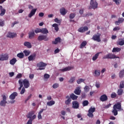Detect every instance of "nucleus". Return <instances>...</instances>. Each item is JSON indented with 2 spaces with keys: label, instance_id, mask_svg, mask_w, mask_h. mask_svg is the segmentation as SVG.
<instances>
[{
  "label": "nucleus",
  "instance_id": "nucleus-1",
  "mask_svg": "<svg viewBox=\"0 0 124 124\" xmlns=\"http://www.w3.org/2000/svg\"><path fill=\"white\" fill-rule=\"evenodd\" d=\"M118 111H124V109L122 108V103H117L113 106L112 113H113L114 116H117L118 115Z\"/></svg>",
  "mask_w": 124,
  "mask_h": 124
},
{
  "label": "nucleus",
  "instance_id": "nucleus-2",
  "mask_svg": "<svg viewBox=\"0 0 124 124\" xmlns=\"http://www.w3.org/2000/svg\"><path fill=\"white\" fill-rule=\"evenodd\" d=\"M97 6H98V3H97L96 0H91L89 9H95L97 8Z\"/></svg>",
  "mask_w": 124,
  "mask_h": 124
},
{
  "label": "nucleus",
  "instance_id": "nucleus-3",
  "mask_svg": "<svg viewBox=\"0 0 124 124\" xmlns=\"http://www.w3.org/2000/svg\"><path fill=\"white\" fill-rule=\"evenodd\" d=\"M103 59H120L119 56H116V55L113 53H108L107 55L104 56L103 57Z\"/></svg>",
  "mask_w": 124,
  "mask_h": 124
},
{
  "label": "nucleus",
  "instance_id": "nucleus-4",
  "mask_svg": "<svg viewBox=\"0 0 124 124\" xmlns=\"http://www.w3.org/2000/svg\"><path fill=\"white\" fill-rule=\"evenodd\" d=\"M100 36H101V34L98 33L95 34L93 35L92 38V40L94 41H97V42H101V40L100 39Z\"/></svg>",
  "mask_w": 124,
  "mask_h": 124
},
{
  "label": "nucleus",
  "instance_id": "nucleus-5",
  "mask_svg": "<svg viewBox=\"0 0 124 124\" xmlns=\"http://www.w3.org/2000/svg\"><path fill=\"white\" fill-rule=\"evenodd\" d=\"M37 67H39L38 70H44L45 67L47 66V64L41 62L37 64Z\"/></svg>",
  "mask_w": 124,
  "mask_h": 124
},
{
  "label": "nucleus",
  "instance_id": "nucleus-6",
  "mask_svg": "<svg viewBox=\"0 0 124 124\" xmlns=\"http://www.w3.org/2000/svg\"><path fill=\"white\" fill-rule=\"evenodd\" d=\"M94 112H95V108H93L91 107L88 110V113L87 114V116L89 117V118H93V113H94Z\"/></svg>",
  "mask_w": 124,
  "mask_h": 124
},
{
  "label": "nucleus",
  "instance_id": "nucleus-7",
  "mask_svg": "<svg viewBox=\"0 0 124 124\" xmlns=\"http://www.w3.org/2000/svg\"><path fill=\"white\" fill-rule=\"evenodd\" d=\"M22 85H23L25 89H28V88H30L31 84H30V81H29L28 79L25 78L22 81Z\"/></svg>",
  "mask_w": 124,
  "mask_h": 124
},
{
  "label": "nucleus",
  "instance_id": "nucleus-8",
  "mask_svg": "<svg viewBox=\"0 0 124 124\" xmlns=\"http://www.w3.org/2000/svg\"><path fill=\"white\" fill-rule=\"evenodd\" d=\"M38 40L39 41H42V40H45V41H48L49 40V38L47 37V35H41L38 37Z\"/></svg>",
  "mask_w": 124,
  "mask_h": 124
},
{
  "label": "nucleus",
  "instance_id": "nucleus-9",
  "mask_svg": "<svg viewBox=\"0 0 124 124\" xmlns=\"http://www.w3.org/2000/svg\"><path fill=\"white\" fill-rule=\"evenodd\" d=\"M9 59L8 54H4L0 55V61H7Z\"/></svg>",
  "mask_w": 124,
  "mask_h": 124
},
{
  "label": "nucleus",
  "instance_id": "nucleus-10",
  "mask_svg": "<svg viewBox=\"0 0 124 124\" xmlns=\"http://www.w3.org/2000/svg\"><path fill=\"white\" fill-rule=\"evenodd\" d=\"M6 103H7V101H6V96L4 95L3 96V100L0 102V106L5 107Z\"/></svg>",
  "mask_w": 124,
  "mask_h": 124
},
{
  "label": "nucleus",
  "instance_id": "nucleus-11",
  "mask_svg": "<svg viewBox=\"0 0 124 124\" xmlns=\"http://www.w3.org/2000/svg\"><path fill=\"white\" fill-rule=\"evenodd\" d=\"M78 31V32H81V33L85 32V31H89V28H88L87 26H85L84 27H81L79 28Z\"/></svg>",
  "mask_w": 124,
  "mask_h": 124
},
{
  "label": "nucleus",
  "instance_id": "nucleus-12",
  "mask_svg": "<svg viewBox=\"0 0 124 124\" xmlns=\"http://www.w3.org/2000/svg\"><path fill=\"white\" fill-rule=\"evenodd\" d=\"M74 67L73 66H68L63 69H60L61 71L62 72H65V71H70V70H72V69H74Z\"/></svg>",
  "mask_w": 124,
  "mask_h": 124
},
{
  "label": "nucleus",
  "instance_id": "nucleus-13",
  "mask_svg": "<svg viewBox=\"0 0 124 124\" xmlns=\"http://www.w3.org/2000/svg\"><path fill=\"white\" fill-rule=\"evenodd\" d=\"M74 93H75V94H77V95H80V94H81V93H82L81 88L79 87H77L76 89L75 90Z\"/></svg>",
  "mask_w": 124,
  "mask_h": 124
},
{
  "label": "nucleus",
  "instance_id": "nucleus-14",
  "mask_svg": "<svg viewBox=\"0 0 124 124\" xmlns=\"http://www.w3.org/2000/svg\"><path fill=\"white\" fill-rule=\"evenodd\" d=\"M72 107L74 109H78L79 108V103L77 101H74L72 102Z\"/></svg>",
  "mask_w": 124,
  "mask_h": 124
},
{
  "label": "nucleus",
  "instance_id": "nucleus-15",
  "mask_svg": "<svg viewBox=\"0 0 124 124\" xmlns=\"http://www.w3.org/2000/svg\"><path fill=\"white\" fill-rule=\"evenodd\" d=\"M17 95L18 93H17V92H14L9 96V98L10 99H11V100H14L16 96H17Z\"/></svg>",
  "mask_w": 124,
  "mask_h": 124
},
{
  "label": "nucleus",
  "instance_id": "nucleus-16",
  "mask_svg": "<svg viewBox=\"0 0 124 124\" xmlns=\"http://www.w3.org/2000/svg\"><path fill=\"white\" fill-rule=\"evenodd\" d=\"M34 114H35V111H34V110L31 111L27 114V118L30 119H32L33 115H34Z\"/></svg>",
  "mask_w": 124,
  "mask_h": 124
},
{
  "label": "nucleus",
  "instance_id": "nucleus-17",
  "mask_svg": "<svg viewBox=\"0 0 124 124\" xmlns=\"http://www.w3.org/2000/svg\"><path fill=\"white\" fill-rule=\"evenodd\" d=\"M108 100V97L106 94H103L101 97H100V100L101 101H102V102H104V101H107Z\"/></svg>",
  "mask_w": 124,
  "mask_h": 124
},
{
  "label": "nucleus",
  "instance_id": "nucleus-18",
  "mask_svg": "<svg viewBox=\"0 0 124 124\" xmlns=\"http://www.w3.org/2000/svg\"><path fill=\"white\" fill-rule=\"evenodd\" d=\"M16 36H17V34H16V33L8 32L7 37H9V38H14V37H16Z\"/></svg>",
  "mask_w": 124,
  "mask_h": 124
},
{
  "label": "nucleus",
  "instance_id": "nucleus-19",
  "mask_svg": "<svg viewBox=\"0 0 124 124\" xmlns=\"http://www.w3.org/2000/svg\"><path fill=\"white\" fill-rule=\"evenodd\" d=\"M37 10V9H33L30 12V13L28 15V17L29 18H31L32 16L35 15V13L36 12V11Z\"/></svg>",
  "mask_w": 124,
  "mask_h": 124
},
{
  "label": "nucleus",
  "instance_id": "nucleus-20",
  "mask_svg": "<svg viewBox=\"0 0 124 124\" xmlns=\"http://www.w3.org/2000/svg\"><path fill=\"white\" fill-rule=\"evenodd\" d=\"M36 57V54L35 53H33V54L29 56L28 60L29 62H31V61H34V60H35Z\"/></svg>",
  "mask_w": 124,
  "mask_h": 124
},
{
  "label": "nucleus",
  "instance_id": "nucleus-21",
  "mask_svg": "<svg viewBox=\"0 0 124 124\" xmlns=\"http://www.w3.org/2000/svg\"><path fill=\"white\" fill-rule=\"evenodd\" d=\"M66 99L67 100L65 101V104H66V105H69L70 102H71V98L69 97V96L67 95L66 96Z\"/></svg>",
  "mask_w": 124,
  "mask_h": 124
},
{
  "label": "nucleus",
  "instance_id": "nucleus-22",
  "mask_svg": "<svg viewBox=\"0 0 124 124\" xmlns=\"http://www.w3.org/2000/svg\"><path fill=\"white\" fill-rule=\"evenodd\" d=\"M124 22V18L123 17L119 18L118 21L115 22V25H117L119 26L120 24H122V23Z\"/></svg>",
  "mask_w": 124,
  "mask_h": 124
},
{
  "label": "nucleus",
  "instance_id": "nucleus-23",
  "mask_svg": "<svg viewBox=\"0 0 124 124\" xmlns=\"http://www.w3.org/2000/svg\"><path fill=\"white\" fill-rule=\"evenodd\" d=\"M29 34V38L30 39H32L33 37H34V35H35V33L34 31H30L28 33Z\"/></svg>",
  "mask_w": 124,
  "mask_h": 124
},
{
  "label": "nucleus",
  "instance_id": "nucleus-24",
  "mask_svg": "<svg viewBox=\"0 0 124 124\" xmlns=\"http://www.w3.org/2000/svg\"><path fill=\"white\" fill-rule=\"evenodd\" d=\"M61 40H62V39H61L60 37L56 38L55 41H52V44H55L56 45L58 44V43H60V42H61Z\"/></svg>",
  "mask_w": 124,
  "mask_h": 124
},
{
  "label": "nucleus",
  "instance_id": "nucleus-25",
  "mask_svg": "<svg viewBox=\"0 0 124 124\" xmlns=\"http://www.w3.org/2000/svg\"><path fill=\"white\" fill-rule=\"evenodd\" d=\"M41 33L43 34H47V33H49V31H48L47 28H42L41 29Z\"/></svg>",
  "mask_w": 124,
  "mask_h": 124
},
{
  "label": "nucleus",
  "instance_id": "nucleus-26",
  "mask_svg": "<svg viewBox=\"0 0 124 124\" xmlns=\"http://www.w3.org/2000/svg\"><path fill=\"white\" fill-rule=\"evenodd\" d=\"M36 118V115L35 114L33 115L32 116V119H31L28 120V122L26 123V124H32V121L34 120Z\"/></svg>",
  "mask_w": 124,
  "mask_h": 124
},
{
  "label": "nucleus",
  "instance_id": "nucleus-27",
  "mask_svg": "<svg viewBox=\"0 0 124 124\" xmlns=\"http://www.w3.org/2000/svg\"><path fill=\"white\" fill-rule=\"evenodd\" d=\"M60 13L62 15H65L67 13V11L65 10L64 8H62L60 9Z\"/></svg>",
  "mask_w": 124,
  "mask_h": 124
},
{
  "label": "nucleus",
  "instance_id": "nucleus-28",
  "mask_svg": "<svg viewBox=\"0 0 124 124\" xmlns=\"http://www.w3.org/2000/svg\"><path fill=\"white\" fill-rule=\"evenodd\" d=\"M52 27L54 28V30L56 31V32H58V31H59V25H58L57 23H54L52 25Z\"/></svg>",
  "mask_w": 124,
  "mask_h": 124
},
{
  "label": "nucleus",
  "instance_id": "nucleus-29",
  "mask_svg": "<svg viewBox=\"0 0 124 124\" xmlns=\"http://www.w3.org/2000/svg\"><path fill=\"white\" fill-rule=\"evenodd\" d=\"M70 98H71L72 100H76L78 98V96L74 94V93H72L70 95Z\"/></svg>",
  "mask_w": 124,
  "mask_h": 124
},
{
  "label": "nucleus",
  "instance_id": "nucleus-30",
  "mask_svg": "<svg viewBox=\"0 0 124 124\" xmlns=\"http://www.w3.org/2000/svg\"><path fill=\"white\" fill-rule=\"evenodd\" d=\"M121 50L122 49L120 47H114L112 50V53H115L117 52V53L119 52H121Z\"/></svg>",
  "mask_w": 124,
  "mask_h": 124
},
{
  "label": "nucleus",
  "instance_id": "nucleus-31",
  "mask_svg": "<svg viewBox=\"0 0 124 124\" xmlns=\"http://www.w3.org/2000/svg\"><path fill=\"white\" fill-rule=\"evenodd\" d=\"M24 46L27 47V48H31V44L29 42H25L24 43Z\"/></svg>",
  "mask_w": 124,
  "mask_h": 124
},
{
  "label": "nucleus",
  "instance_id": "nucleus-32",
  "mask_svg": "<svg viewBox=\"0 0 124 124\" xmlns=\"http://www.w3.org/2000/svg\"><path fill=\"white\" fill-rule=\"evenodd\" d=\"M16 62H17V60L16 59V58H14L10 61V64H12V65H14V64L16 63Z\"/></svg>",
  "mask_w": 124,
  "mask_h": 124
},
{
  "label": "nucleus",
  "instance_id": "nucleus-33",
  "mask_svg": "<svg viewBox=\"0 0 124 124\" xmlns=\"http://www.w3.org/2000/svg\"><path fill=\"white\" fill-rule=\"evenodd\" d=\"M45 110L44 109H41V110L38 112V118L39 120H41L42 119V116H41V113H43V111Z\"/></svg>",
  "mask_w": 124,
  "mask_h": 124
},
{
  "label": "nucleus",
  "instance_id": "nucleus-34",
  "mask_svg": "<svg viewBox=\"0 0 124 124\" xmlns=\"http://www.w3.org/2000/svg\"><path fill=\"white\" fill-rule=\"evenodd\" d=\"M99 54H100V52H98L96 53L92 58L93 61H96V60H97V58H98V56H99Z\"/></svg>",
  "mask_w": 124,
  "mask_h": 124
},
{
  "label": "nucleus",
  "instance_id": "nucleus-35",
  "mask_svg": "<svg viewBox=\"0 0 124 124\" xmlns=\"http://www.w3.org/2000/svg\"><path fill=\"white\" fill-rule=\"evenodd\" d=\"M119 40L121 41H118V45H120V46H123L124 45V38L119 39Z\"/></svg>",
  "mask_w": 124,
  "mask_h": 124
},
{
  "label": "nucleus",
  "instance_id": "nucleus-36",
  "mask_svg": "<svg viewBox=\"0 0 124 124\" xmlns=\"http://www.w3.org/2000/svg\"><path fill=\"white\" fill-rule=\"evenodd\" d=\"M117 93L118 95H123V93H124V90L122 89H118Z\"/></svg>",
  "mask_w": 124,
  "mask_h": 124
},
{
  "label": "nucleus",
  "instance_id": "nucleus-37",
  "mask_svg": "<svg viewBox=\"0 0 124 124\" xmlns=\"http://www.w3.org/2000/svg\"><path fill=\"white\" fill-rule=\"evenodd\" d=\"M24 57H25V55L23 52H20L17 54V57L19 58V59H23Z\"/></svg>",
  "mask_w": 124,
  "mask_h": 124
},
{
  "label": "nucleus",
  "instance_id": "nucleus-38",
  "mask_svg": "<svg viewBox=\"0 0 124 124\" xmlns=\"http://www.w3.org/2000/svg\"><path fill=\"white\" fill-rule=\"evenodd\" d=\"M94 74H95L94 76H96V77H98V76H100V70H95Z\"/></svg>",
  "mask_w": 124,
  "mask_h": 124
},
{
  "label": "nucleus",
  "instance_id": "nucleus-39",
  "mask_svg": "<svg viewBox=\"0 0 124 124\" xmlns=\"http://www.w3.org/2000/svg\"><path fill=\"white\" fill-rule=\"evenodd\" d=\"M18 84H19V88H18V91H21L22 88H23V81H21V79L18 80Z\"/></svg>",
  "mask_w": 124,
  "mask_h": 124
},
{
  "label": "nucleus",
  "instance_id": "nucleus-40",
  "mask_svg": "<svg viewBox=\"0 0 124 124\" xmlns=\"http://www.w3.org/2000/svg\"><path fill=\"white\" fill-rule=\"evenodd\" d=\"M75 79H76L75 77H71L70 80L68 81V82L70 84H73V83H74V81H75Z\"/></svg>",
  "mask_w": 124,
  "mask_h": 124
},
{
  "label": "nucleus",
  "instance_id": "nucleus-41",
  "mask_svg": "<svg viewBox=\"0 0 124 124\" xmlns=\"http://www.w3.org/2000/svg\"><path fill=\"white\" fill-rule=\"evenodd\" d=\"M86 45H87V42L86 41L82 42L81 45H80V49H82V48H84V47H85Z\"/></svg>",
  "mask_w": 124,
  "mask_h": 124
},
{
  "label": "nucleus",
  "instance_id": "nucleus-42",
  "mask_svg": "<svg viewBox=\"0 0 124 124\" xmlns=\"http://www.w3.org/2000/svg\"><path fill=\"white\" fill-rule=\"evenodd\" d=\"M75 16H76V14L75 13L70 14L69 15V19L72 20V19H74V18H75Z\"/></svg>",
  "mask_w": 124,
  "mask_h": 124
},
{
  "label": "nucleus",
  "instance_id": "nucleus-43",
  "mask_svg": "<svg viewBox=\"0 0 124 124\" xmlns=\"http://www.w3.org/2000/svg\"><path fill=\"white\" fill-rule=\"evenodd\" d=\"M124 76V69L119 72V78H123Z\"/></svg>",
  "mask_w": 124,
  "mask_h": 124
},
{
  "label": "nucleus",
  "instance_id": "nucleus-44",
  "mask_svg": "<svg viewBox=\"0 0 124 124\" xmlns=\"http://www.w3.org/2000/svg\"><path fill=\"white\" fill-rule=\"evenodd\" d=\"M47 106H52V105H54L55 104V101H50L49 102H48L46 103Z\"/></svg>",
  "mask_w": 124,
  "mask_h": 124
},
{
  "label": "nucleus",
  "instance_id": "nucleus-45",
  "mask_svg": "<svg viewBox=\"0 0 124 124\" xmlns=\"http://www.w3.org/2000/svg\"><path fill=\"white\" fill-rule=\"evenodd\" d=\"M23 53H24L25 56L28 57L31 54V51L30 50H24Z\"/></svg>",
  "mask_w": 124,
  "mask_h": 124
},
{
  "label": "nucleus",
  "instance_id": "nucleus-46",
  "mask_svg": "<svg viewBox=\"0 0 124 124\" xmlns=\"http://www.w3.org/2000/svg\"><path fill=\"white\" fill-rule=\"evenodd\" d=\"M84 90L85 93H89V92H90V87L86 85L84 88Z\"/></svg>",
  "mask_w": 124,
  "mask_h": 124
},
{
  "label": "nucleus",
  "instance_id": "nucleus-47",
  "mask_svg": "<svg viewBox=\"0 0 124 124\" xmlns=\"http://www.w3.org/2000/svg\"><path fill=\"white\" fill-rule=\"evenodd\" d=\"M124 81H121L119 85V89H124Z\"/></svg>",
  "mask_w": 124,
  "mask_h": 124
},
{
  "label": "nucleus",
  "instance_id": "nucleus-48",
  "mask_svg": "<svg viewBox=\"0 0 124 124\" xmlns=\"http://www.w3.org/2000/svg\"><path fill=\"white\" fill-rule=\"evenodd\" d=\"M83 106H88L89 105V101L88 100H84L82 103Z\"/></svg>",
  "mask_w": 124,
  "mask_h": 124
},
{
  "label": "nucleus",
  "instance_id": "nucleus-49",
  "mask_svg": "<svg viewBox=\"0 0 124 124\" xmlns=\"http://www.w3.org/2000/svg\"><path fill=\"white\" fill-rule=\"evenodd\" d=\"M6 10L4 9H2L1 10V13L0 14V16H3L5 14Z\"/></svg>",
  "mask_w": 124,
  "mask_h": 124
},
{
  "label": "nucleus",
  "instance_id": "nucleus-50",
  "mask_svg": "<svg viewBox=\"0 0 124 124\" xmlns=\"http://www.w3.org/2000/svg\"><path fill=\"white\" fill-rule=\"evenodd\" d=\"M84 81H85V79L83 78H79L78 79L77 82L78 84H81L82 82H84Z\"/></svg>",
  "mask_w": 124,
  "mask_h": 124
},
{
  "label": "nucleus",
  "instance_id": "nucleus-51",
  "mask_svg": "<svg viewBox=\"0 0 124 124\" xmlns=\"http://www.w3.org/2000/svg\"><path fill=\"white\" fill-rule=\"evenodd\" d=\"M117 96V93H112L110 95V97L111 98H115Z\"/></svg>",
  "mask_w": 124,
  "mask_h": 124
},
{
  "label": "nucleus",
  "instance_id": "nucleus-52",
  "mask_svg": "<svg viewBox=\"0 0 124 124\" xmlns=\"http://www.w3.org/2000/svg\"><path fill=\"white\" fill-rule=\"evenodd\" d=\"M113 1H114L116 4L119 5L121 2H122V0H113Z\"/></svg>",
  "mask_w": 124,
  "mask_h": 124
},
{
  "label": "nucleus",
  "instance_id": "nucleus-53",
  "mask_svg": "<svg viewBox=\"0 0 124 124\" xmlns=\"http://www.w3.org/2000/svg\"><path fill=\"white\" fill-rule=\"evenodd\" d=\"M59 83H54L53 85H52V88L53 89H57V88H59Z\"/></svg>",
  "mask_w": 124,
  "mask_h": 124
},
{
  "label": "nucleus",
  "instance_id": "nucleus-54",
  "mask_svg": "<svg viewBox=\"0 0 124 124\" xmlns=\"http://www.w3.org/2000/svg\"><path fill=\"white\" fill-rule=\"evenodd\" d=\"M34 32H35V33L41 32V29L37 28L34 30Z\"/></svg>",
  "mask_w": 124,
  "mask_h": 124
},
{
  "label": "nucleus",
  "instance_id": "nucleus-55",
  "mask_svg": "<svg viewBox=\"0 0 124 124\" xmlns=\"http://www.w3.org/2000/svg\"><path fill=\"white\" fill-rule=\"evenodd\" d=\"M4 26V21L0 19V27H3Z\"/></svg>",
  "mask_w": 124,
  "mask_h": 124
},
{
  "label": "nucleus",
  "instance_id": "nucleus-56",
  "mask_svg": "<svg viewBox=\"0 0 124 124\" xmlns=\"http://www.w3.org/2000/svg\"><path fill=\"white\" fill-rule=\"evenodd\" d=\"M25 87H23L20 92V94H24L25 93V92H26V89H25Z\"/></svg>",
  "mask_w": 124,
  "mask_h": 124
},
{
  "label": "nucleus",
  "instance_id": "nucleus-57",
  "mask_svg": "<svg viewBox=\"0 0 124 124\" xmlns=\"http://www.w3.org/2000/svg\"><path fill=\"white\" fill-rule=\"evenodd\" d=\"M54 21L56 23H57L58 24H61V23H62V21H61V20H60L59 19H58V18H56L54 19Z\"/></svg>",
  "mask_w": 124,
  "mask_h": 124
},
{
  "label": "nucleus",
  "instance_id": "nucleus-58",
  "mask_svg": "<svg viewBox=\"0 0 124 124\" xmlns=\"http://www.w3.org/2000/svg\"><path fill=\"white\" fill-rule=\"evenodd\" d=\"M120 30H121V27L117 26V27H115L113 29V31H119Z\"/></svg>",
  "mask_w": 124,
  "mask_h": 124
},
{
  "label": "nucleus",
  "instance_id": "nucleus-59",
  "mask_svg": "<svg viewBox=\"0 0 124 124\" xmlns=\"http://www.w3.org/2000/svg\"><path fill=\"white\" fill-rule=\"evenodd\" d=\"M31 94L28 96L27 98L25 101V103H27V101H29V99H31Z\"/></svg>",
  "mask_w": 124,
  "mask_h": 124
},
{
  "label": "nucleus",
  "instance_id": "nucleus-60",
  "mask_svg": "<svg viewBox=\"0 0 124 124\" xmlns=\"http://www.w3.org/2000/svg\"><path fill=\"white\" fill-rule=\"evenodd\" d=\"M44 78H45V79H48L50 78V75L49 74H46L44 75Z\"/></svg>",
  "mask_w": 124,
  "mask_h": 124
},
{
  "label": "nucleus",
  "instance_id": "nucleus-61",
  "mask_svg": "<svg viewBox=\"0 0 124 124\" xmlns=\"http://www.w3.org/2000/svg\"><path fill=\"white\" fill-rule=\"evenodd\" d=\"M19 23V21H15L14 23H13L12 24V28H13V27H14V26H15V25H16V24H18Z\"/></svg>",
  "mask_w": 124,
  "mask_h": 124
},
{
  "label": "nucleus",
  "instance_id": "nucleus-62",
  "mask_svg": "<svg viewBox=\"0 0 124 124\" xmlns=\"http://www.w3.org/2000/svg\"><path fill=\"white\" fill-rule=\"evenodd\" d=\"M84 9H81L79 10V14L80 15H82V14L84 13Z\"/></svg>",
  "mask_w": 124,
  "mask_h": 124
},
{
  "label": "nucleus",
  "instance_id": "nucleus-63",
  "mask_svg": "<svg viewBox=\"0 0 124 124\" xmlns=\"http://www.w3.org/2000/svg\"><path fill=\"white\" fill-rule=\"evenodd\" d=\"M21 77H22V74H19L16 76V79H19L20 78H21Z\"/></svg>",
  "mask_w": 124,
  "mask_h": 124
},
{
  "label": "nucleus",
  "instance_id": "nucleus-64",
  "mask_svg": "<svg viewBox=\"0 0 124 124\" xmlns=\"http://www.w3.org/2000/svg\"><path fill=\"white\" fill-rule=\"evenodd\" d=\"M82 98H86V93H81Z\"/></svg>",
  "mask_w": 124,
  "mask_h": 124
}]
</instances>
